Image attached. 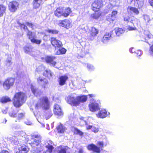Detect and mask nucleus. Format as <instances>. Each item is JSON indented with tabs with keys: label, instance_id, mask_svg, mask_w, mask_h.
<instances>
[{
	"label": "nucleus",
	"instance_id": "39",
	"mask_svg": "<svg viewBox=\"0 0 153 153\" xmlns=\"http://www.w3.org/2000/svg\"><path fill=\"white\" fill-rule=\"evenodd\" d=\"M143 19L147 23H150L151 19L149 16L147 15H144L143 16Z\"/></svg>",
	"mask_w": 153,
	"mask_h": 153
},
{
	"label": "nucleus",
	"instance_id": "54",
	"mask_svg": "<svg viewBox=\"0 0 153 153\" xmlns=\"http://www.w3.org/2000/svg\"><path fill=\"white\" fill-rule=\"evenodd\" d=\"M25 114L23 113H20L19 114L18 116V118L19 119L22 118L24 116Z\"/></svg>",
	"mask_w": 153,
	"mask_h": 153
},
{
	"label": "nucleus",
	"instance_id": "28",
	"mask_svg": "<svg viewBox=\"0 0 153 153\" xmlns=\"http://www.w3.org/2000/svg\"><path fill=\"white\" fill-rule=\"evenodd\" d=\"M145 39L148 40L149 39H153V35L148 31L146 30L145 31Z\"/></svg>",
	"mask_w": 153,
	"mask_h": 153
},
{
	"label": "nucleus",
	"instance_id": "29",
	"mask_svg": "<svg viewBox=\"0 0 153 153\" xmlns=\"http://www.w3.org/2000/svg\"><path fill=\"white\" fill-rule=\"evenodd\" d=\"M69 148L67 146H60L58 148V152L57 153H66V151Z\"/></svg>",
	"mask_w": 153,
	"mask_h": 153
},
{
	"label": "nucleus",
	"instance_id": "9",
	"mask_svg": "<svg viewBox=\"0 0 153 153\" xmlns=\"http://www.w3.org/2000/svg\"><path fill=\"white\" fill-rule=\"evenodd\" d=\"M103 4L102 0H95L91 5L92 9L94 11H97L102 6Z\"/></svg>",
	"mask_w": 153,
	"mask_h": 153
},
{
	"label": "nucleus",
	"instance_id": "19",
	"mask_svg": "<svg viewBox=\"0 0 153 153\" xmlns=\"http://www.w3.org/2000/svg\"><path fill=\"white\" fill-rule=\"evenodd\" d=\"M63 7H59L55 11L54 14L55 16L58 17L63 16Z\"/></svg>",
	"mask_w": 153,
	"mask_h": 153
},
{
	"label": "nucleus",
	"instance_id": "48",
	"mask_svg": "<svg viewBox=\"0 0 153 153\" xmlns=\"http://www.w3.org/2000/svg\"><path fill=\"white\" fill-rule=\"evenodd\" d=\"M19 25L22 28H23L24 30H26L27 29V27L25 25L23 24H22L19 22H18Z\"/></svg>",
	"mask_w": 153,
	"mask_h": 153
},
{
	"label": "nucleus",
	"instance_id": "51",
	"mask_svg": "<svg viewBox=\"0 0 153 153\" xmlns=\"http://www.w3.org/2000/svg\"><path fill=\"white\" fill-rule=\"evenodd\" d=\"M26 24L29 27H30L31 28H32V29H33L34 28V25L33 24L27 22H26Z\"/></svg>",
	"mask_w": 153,
	"mask_h": 153
},
{
	"label": "nucleus",
	"instance_id": "42",
	"mask_svg": "<svg viewBox=\"0 0 153 153\" xmlns=\"http://www.w3.org/2000/svg\"><path fill=\"white\" fill-rule=\"evenodd\" d=\"M100 15L101 13L100 12H97L91 14V17L94 19H96L98 18Z\"/></svg>",
	"mask_w": 153,
	"mask_h": 153
},
{
	"label": "nucleus",
	"instance_id": "58",
	"mask_svg": "<svg viewBox=\"0 0 153 153\" xmlns=\"http://www.w3.org/2000/svg\"><path fill=\"white\" fill-rule=\"evenodd\" d=\"M85 26L84 25H82L79 26V29L83 30L85 29Z\"/></svg>",
	"mask_w": 153,
	"mask_h": 153
},
{
	"label": "nucleus",
	"instance_id": "23",
	"mask_svg": "<svg viewBox=\"0 0 153 153\" xmlns=\"http://www.w3.org/2000/svg\"><path fill=\"white\" fill-rule=\"evenodd\" d=\"M127 11L129 13L131 14L134 13L138 15L139 12L137 8L135 7L129 6L127 8Z\"/></svg>",
	"mask_w": 153,
	"mask_h": 153
},
{
	"label": "nucleus",
	"instance_id": "3",
	"mask_svg": "<svg viewBox=\"0 0 153 153\" xmlns=\"http://www.w3.org/2000/svg\"><path fill=\"white\" fill-rule=\"evenodd\" d=\"M26 101L25 95L22 92L16 93L13 99V103L16 107L22 105Z\"/></svg>",
	"mask_w": 153,
	"mask_h": 153
},
{
	"label": "nucleus",
	"instance_id": "13",
	"mask_svg": "<svg viewBox=\"0 0 153 153\" xmlns=\"http://www.w3.org/2000/svg\"><path fill=\"white\" fill-rule=\"evenodd\" d=\"M19 4L16 1L10 2L9 4V10L12 12H14L18 7Z\"/></svg>",
	"mask_w": 153,
	"mask_h": 153
},
{
	"label": "nucleus",
	"instance_id": "16",
	"mask_svg": "<svg viewBox=\"0 0 153 153\" xmlns=\"http://www.w3.org/2000/svg\"><path fill=\"white\" fill-rule=\"evenodd\" d=\"M68 79V76L66 75L59 76L58 79V82L59 84L61 86L64 85L65 84L66 82Z\"/></svg>",
	"mask_w": 153,
	"mask_h": 153
},
{
	"label": "nucleus",
	"instance_id": "18",
	"mask_svg": "<svg viewBox=\"0 0 153 153\" xmlns=\"http://www.w3.org/2000/svg\"><path fill=\"white\" fill-rule=\"evenodd\" d=\"M112 34L111 32L109 33H106L102 39V41L104 43H107L110 40Z\"/></svg>",
	"mask_w": 153,
	"mask_h": 153
},
{
	"label": "nucleus",
	"instance_id": "60",
	"mask_svg": "<svg viewBox=\"0 0 153 153\" xmlns=\"http://www.w3.org/2000/svg\"><path fill=\"white\" fill-rule=\"evenodd\" d=\"M78 152L79 153H84V152L82 149H79Z\"/></svg>",
	"mask_w": 153,
	"mask_h": 153
},
{
	"label": "nucleus",
	"instance_id": "31",
	"mask_svg": "<svg viewBox=\"0 0 153 153\" xmlns=\"http://www.w3.org/2000/svg\"><path fill=\"white\" fill-rule=\"evenodd\" d=\"M6 7L4 5H0V17L2 16L5 13Z\"/></svg>",
	"mask_w": 153,
	"mask_h": 153
},
{
	"label": "nucleus",
	"instance_id": "53",
	"mask_svg": "<svg viewBox=\"0 0 153 153\" xmlns=\"http://www.w3.org/2000/svg\"><path fill=\"white\" fill-rule=\"evenodd\" d=\"M11 64V59L10 58L7 59V65L9 66Z\"/></svg>",
	"mask_w": 153,
	"mask_h": 153
},
{
	"label": "nucleus",
	"instance_id": "33",
	"mask_svg": "<svg viewBox=\"0 0 153 153\" xmlns=\"http://www.w3.org/2000/svg\"><path fill=\"white\" fill-rule=\"evenodd\" d=\"M66 129V128L61 124L59 125L57 127L58 132L60 133H64Z\"/></svg>",
	"mask_w": 153,
	"mask_h": 153
},
{
	"label": "nucleus",
	"instance_id": "41",
	"mask_svg": "<svg viewBox=\"0 0 153 153\" xmlns=\"http://www.w3.org/2000/svg\"><path fill=\"white\" fill-rule=\"evenodd\" d=\"M32 153H44V152L42 150V148L36 149H33Z\"/></svg>",
	"mask_w": 153,
	"mask_h": 153
},
{
	"label": "nucleus",
	"instance_id": "59",
	"mask_svg": "<svg viewBox=\"0 0 153 153\" xmlns=\"http://www.w3.org/2000/svg\"><path fill=\"white\" fill-rule=\"evenodd\" d=\"M149 1L150 5L153 7V0H149Z\"/></svg>",
	"mask_w": 153,
	"mask_h": 153
},
{
	"label": "nucleus",
	"instance_id": "49",
	"mask_svg": "<svg viewBox=\"0 0 153 153\" xmlns=\"http://www.w3.org/2000/svg\"><path fill=\"white\" fill-rule=\"evenodd\" d=\"M135 53L137 54L138 56H140L142 54V52L140 50H138L135 51Z\"/></svg>",
	"mask_w": 153,
	"mask_h": 153
},
{
	"label": "nucleus",
	"instance_id": "37",
	"mask_svg": "<svg viewBox=\"0 0 153 153\" xmlns=\"http://www.w3.org/2000/svg\"><path fill=\"white\" fill-rule=\"evenodd\" d=\"M24 49L25 53L31 55V53L32 51V49L31 47H25L24 48Z\"/></svg>",
	"mask_w": 153,
	"mask_h": 153
},
{
	"label": "nucleus",
	"instance_id": "4",
	"mask_svg": "<svg viewBox=\"0 0 153 153\" xmlns=\"http://www.w3.org/2000/svg\"><path fill=\"white\" fill-rule=\"evenodd\" d=\"M97 145L99 147L93 144L89 145L87 147V149L88 150L92 151L94 152L100 153L102 150L104 145L103 143L102 142L99 141L97 143Z\"/></svg>",
	"mask_w": 153,
	"mask_h": 153
},
{
	"label": "nucleus",
	"instance_id": "21",
	"mask_svg": "<svg viewBox=\"0 0 153 153\" xmlns=\"http://www.w3.org/2000/svg\"><path fill=\"white\" fill-rule=\"evenodd\" d=\"M31 88L32 93L36 97L40 96L42 94V92L41 91L39 90L37 88H36L33 85H31Z\"/></svg>",
	"mask_w": 153,
	"mask_h": 153
},
{
	"label": "nucleus",
	"instance_id": "45",
	"mask_svg": "<svg viewBox=\"0 0 153 153\" xmlns=\"http://www.w3.org/2000/svg\"><path fill=\"white\" fill-rule=\"evenodd\" d=\"M46 31L49 33H51L53 34H57L58 33V31L55 30L48 29L46 30Z\"/></svg>",
	"mask_w": 153,
	"mask_h": 153
},
{
	"label": "nucleus",
	"instance_id": "14",
	"mask_svg": "<svg viewBox=\"0 0 153 153\" xmlns=\"http://www.w3.org/2000/svg\"><path fill=\"white\" fill-rule=\"evenodd\" d=\"M110 114V113H107L105 109H102L100 110L98 113L96 114L97 117L99 118H103L106 117L108 115Z\"/></svg>",
	"mask_w": 153,
	"mask_h": 153
},
{
	"label": "nucleus",
	"instance_id": "43",
	"mask_svg": "<svg viewBox=\"0 0 153 153\" xmlns=\"http://www.w3.org/2000/svg\"><path fill=\"white\" fill-rule=\"evenodd\" d=\"M117 5L115 4H114L113 2H111V3L109 4L107 6V9L108 10H110L113 8L114 6H117Z\"/></svg>",
	"mask_w": 153,
	"mask_h": 153
},
{
	"label": "nucleus",
	"instance_id": "7",
	"mask_svg": "<svg viewBox=\"0 0 153 153\" xmlns=\"http://www.w3.org/2000/svg\"><path fill=\"white\" fill-rule=\"evenodd\" d=\"M89 107L90 111L92 112H95L100 109L98 102L94 100L90 102L89 105Z\"/></svg>",
	"mask_w": 153,
	"mask_h": 153
},
{
	"label": "nucleus",
	"instance_id": "61",
	"mask_svg": "<svg viewBox=\"0 0 153 153\" xmlns=\"http://www.w3.org/2000/svg\"><path fill=\"white\" fill-rule=\"evenodd\" d=\"M87 27H85V29H83V30H82L83 31V32H86L87 31Z\"/></svg>",
	"mask_w": 153,
	"mask_h": 153
},
{
	"label": "nucleus",
	"instance_id": "50",
	"mask_svg": "<svg viewBox=\"0 0 153 153\" xmlns=\"http://www.w3.org/2000/svg\"><path fill=\"white\" fill-rule=\"evenodd\" d=\"M9 115L11 117H15L16 116V114L14 111H13V112L10 113Z\"/></svg>",
	"mask_w": 153,
	"mask_h": 153
},
{
	"label": "nucleus",
	"instance_id": "62",
	"mask_svg": "<svg viewBox=\"0 0 153 153\" xmlns=\"http://www.w3.org/2000/svg\"><path fill=\"white\" fill-rule=\"evenodd\" d=\"M87 27H85V29H83V30H82L83 31V32H86L87 31Z\"/></svg>",
	"mask_w": 153,
	"mask_h": 153
},
{
	"label": "nucleus",
	"instance_id": "36",
	"mask_svg": "<svg viewBox=\"0 0 153 153\" xmlns=\"http://www.w3.org/2000/svg\"><path fill=\"white\" fill-rule=\"evenodd\" d=\"M130 22L132 23L134 26H136L138 25L139 24V20L134 18H132L130 20Z\"/></svg>",
	"mask_w": 153,
	"mask_h": 153
},
{
	"label": "nucleus",
	"instance_id": "55",
	"mask_svg": "<svg viewBox=\"0 0 153 153\" xmlns=\"http://www.w3.org/2000/svg\"><path fill=\"white\" fill-rule=\"evenodd\" d=\"M128 29L129 30H134L136 29V28L135 27H132L131 26H128Z\"/></svg>",
	"mask_w": 153,
	"mask_h": 153
},
{
	"label": "nucleus",
	"instance_id": "24",
	"mask_svg": "<svg viewBox=\"0 0 153 153\" xmlns=\"http://www.w3.org/2000/svg\"><path fill=\"white\" fill-rule=\"evenodd\" d=\"M99 32L98 30L94 27H92L91 29L90 35L92 39L97 36Z\"/></svg>",
	"mask_w": 153,
	"mask_h": 153
},
{
	"label": "nucleus",
	"instance_id": "52",
	"mask_svg": "<svg viewBox=\"0 0 153 153\" xmlns=\"http://www.w3.org/2000/svg\"><path fill=\"white\" fill-rule=\"evenodd\" d=\"M25 124L28 125H31L33 124V123L31 121L28 120H27L25 121Z\"/></svg>",
	"mask_w": 153,
	"mask_h": 153
},
{
	"label": "nucleus",
	"instance_id": "30",
	"mask_svg": "<svg viewBox=\"0 0 153 153\" xmlns=\"http://www.w3.org/2000/svg\"><path fill=\"white\" fill-rule=\"evenodd\" d=\"M27 37L30 41L34 37H36V34L33 33L31 31L27 30Z\"/></svg>",
	"mask_w": 153,
	"mask_h": 153
},
{
	"label": "nucleus",
	"instance_id": "11",
	"mask_svg": "<svg viewBox=\"0 0 153 153\" xmlns=\"http://www.w3.org/2000/svg\"><path fill=\"white\" fill-rule=\"evenodd\" d=\"M59 26L68 29L71 27V22L68 19L59 21L58 23Z\"/></svg>",
	"mask_w": 153,
	"mask_h": 153
},
{
	"label": "nucleus",
	"instance_id": "56",
	"mask_svg": "<svg viewBox=\"0 0 153 153\" xmlns=\"http://www.w3.org/2000/svg\"><path fill=\"white\" fill-rule=\"evenodd\" d=\"M130 20V18L128 16H126L124 18V20L127 22H128Z\"/></svg>",
	"mask_w": 153,
	"mask_h": 153
},
{
	"label": "nucleus",
	"instance_id": "38",
	"mask_svg": "<svg viewBox=\"0 0 153 153\" xmlns=\"http://www.w3.org/2000/svg\"><path fill=\"white\" fill-rule=\"evenodd\" d=\"M36 37H34L31 41V42L33 43H35L37 45H39L42 42L41 39H36Z\"/></svg>",
	"mask_w": 153,
	"mask_h": 153
},
{
	"label": "nucleus",
	"instance_id": "20",
	"mask_svg": "<svg viewBox=\"0 0 153 153\" xmlns=\"http://www.w3.org/2000/svg\"><path fill=\"white\" fill-rule=\"evenodd\" d=\"M37 82L44 88L45 87V85L48 83V81L46 79L41 77H39L38 78Z\"/></svg>",
	"mask_w": 153,
	"mask_h": 153
},
{
	"label": "nucleus",
	"instance_id": "44",
	"mask_svg": "<svg viewBox=\"0 0 153 153\" xmlns=\"http://www.w3.org/2000/svg\"><path fill=\"white\" fill-rule=\"evenodd\" d=\"M10 101V99L8 97H4L2 98L1 100V102L2 103H6Z\"/></svg>",
	"mask_w": 153,
	"mask_h": 153
},
{
	"label": "nucleus",
	"instance_id": "2",
	"mask_svg": "<svg viewBox=\"0 0 153 153\" xmlns=\"http://www.w3.org/2000/svg\"><path fill=\"white\" fill-rule=\"evenodd\" d=\"M86 96L76 97L74 95L69 96L67 97L66 100L71 105L77 106L79 105L80 102H85L87 100Z\"/></svg>",
	"mask_w": 153,
	"mask_h": 153
},
{
	"label": "nucleus",
	"instance_id": "34",
	"mask_svg": "<svg viewBox=\"0 0 153 153\" xmlns=\"http://www.w3.org/2000/svg\"><path fill=\"white\" fill-rule=\"evenodd\" d=\"M71 130L76 134H78L80 136H82L83 134L82 131L75 128H72Z\"/></svg>",
	"mask_w": 153,
	"mask_h": 153
},
{
	"label": "nucleus",
	"instance_id": "32",
	"mask_svg": "<svg viewBox=\"0 0 153 153\" xmlns=\"http://www.w3.org/2000/svg\"><path fill=\"white\" fill-rule=\"evenodd\" d=\"M144 0H132L131 2L134 1L136 2L138 4V7L140 8L142 7L143 5V2Z\"/></svg>",
	"mask_w": 153,
	"mask_h": 153
},
{
	"label": "nucleus",
	"instance_id": "8",
	"mask_svg": "<svg viewBox=\"0 0 153 153\" xmlns=\"http://www.w3.org/2000/svg\"><path fill=\"white\" fill-rule=\"evenodd\" d=\"M80 119L81 120L80 123H84L85 124L86 126V128L87 130L91 129L93 132L95 133L98 132L99 128L98 127L88 125L87 122L84 119V118L83 117H81Z\"/></svg>",
	"mask_w": 153,
	"mask_h": 153
},
{
	"label": "nucleus",
	"instance_id": "35",
	"mask_svg": "<svg viewBox=\"0 0 153 153\" xmlns=\"http://www.w3.org/2000/svg\"><path fill=\"white\" fill-rule=\"evenodd\" d=\"M66 51V50L64 48H59L56 52V54L57 55L65 54Z\"/></svg>",
	"mask_w": 153,
	"mask_h": 153
},
{
	"label": "nucleus",
	"instance_id": "1",
	"mask_svg": "<svg viewBox=\"0 0 153 153\" xmlns=\"http://www.w3.org/2000/svg\"><path fill=\"white\" fill-rule=\"evenodd\" d=\"M49 102L46 97H41L36 104L35 108L37 109L42 108L47 110L45 111L44 117L46 120L50 118L53 114L51 110L49 109Z\"/></svg>",
	"mask_w": 153,
	"mask_h": 153
},
{
	"label": "nucleus",
	"instance_id": "64",
	"mask_svg": "<svg viewBox=\"0 0 153 153\" xmlns=\"http://www.w3.org/2000/svg\"><path fill=\"white\" fill-rule=\"evenodd\" d=\"M15 141H16V142H13V143L15 144V145H17L18 144V141H17V140H15Z\"/></svg>",
	"mask_w": 153,
	"mask_h": 153
},
{
	"label": "nucleus",
	"instance_id": "25",
	"mask_svg": "<svg viewBox=\"0 0 153 153\" xmlns=\"http://www.w3.org/2000/svg\"><path fill=\"white\" fill-rule=\"evenodd\" d=\"M43 3L42 0H34L33 1V6L35 8H38Z\"/></svg>",
	"mask_w": 153,
	"mask_h": 153
},
{
	"label": "nucleus",
	"instance_id": "47",
	"mask_svg": "<svg viewBox=\"0 0 153 153\" xmlns=\"http://www.w3.org/2000/svg\"><path fill=\"white\" fill-rule=\"evenodd\" d=\"M149 53L150 55L153 56V45L150 47L149 50Z\"/></svg>",
	"mask_w": 153,
	"mask_h": 153
},
{
	"label": "nucleus",
	"instance_id": "10",
	"mask_svg": "<svg viewBox=\"0 0 153 153\" xmlns=\"http://www.w3.org/2000/svg\"><path fill=\"white\" fill-rule=\"evenodd\" d=\"M37 69L39 71L45 70L43 73V75L48 78L51 77L53 76V73L51 71L48 69H45V67L42 65L40 66Z\"/></svg>",
	"mask_w": 153,
	"mask_h": 153
},
{
	"label": "nucleus",
	"instance_id": "46",
	"mask_svg": "<svg viewBox=\"0 0 153 153\" xmlns=\"http://www.w3.org/2000/svg\"><path fill=\"white\" fill-rule=\"evenodd\" d=\"M46 147L47 148L49 152L50 153H51L52 152V150L53 149V147L51 145H49L48 143V145L46 146Z\"/></svg>",
	"mask_w": 153,
	"mask_h": 153
},
{
	"label": "nucleus",
	"instance_id": "12",
	"mask_svg": "<svg viewBox=\"0 0 153 153\" xmlns=\"http://www.w3.org/2000/svg\"><path fill=\"white\" fill-rule=\"evenodd\" d=\"M51 42L52 45L54 46L56 50V48L61 47L62 46V42L54 37H52Z\"/></svg>",
	"mask_w": 153,
	"mask_h": 153
},
{
	"label": "nucleus",
	"instance_id": "40",
	"mask_svg": "<svg viewBox=\"0 0 153 153\" xmlns=\"http://www.w3.org/2000/svg\"><path fill=\"white\" fill-rule=\"evenodd\" d=\"M86 65L87 68L89 71H92L94 70V68L91 64L88 63L85 64Z\"/></svg>",
	"mask_w": 153,
	"mask_h": 153
},
{
	"label": "nucleus",
	"instance_id": "57",
	"mask_svg": "<svg viewBox=\"0 0 153 153\" xmlns=\"http://www.w3.org/2000/svg\"><path fill=\"white\" fill-rule=\"evenodd\" d=\"M129 51L131 53H135V49L133 48H131L129 49Z\"/></svg>",
	"mask_w": 153,
	"mask_h": 153
},
{
	"label": "nucleus",
	"instance_id": "22",
	"mask_svg": "<svg viewBox=\"0 0 153 153\" xmlns=\"http://www.w3.org/2000/svg\"><path fill=\"white\" fill-rule=\"evenodd\" d=\"M117 13V11H113L111 15H109L107 17V19L108 21L111 22L114 21L116 18V15Z\"/></svg>",
	"mask_w": 153,
	"mask_h": 153
},
{
	"label": "nucleus",
	"instance_id": "6",
	"mask_svg": "<svg viewBox=\"0 0 153 153\" xmlns=\"http://www.w3.org/2000/svg\"><path fill=\"white\" fill-rule=\"evenodd\" d=\"M15 79L14 78L10 77L6 79L3 83L4 88L6 90H8L14 85Z\"/></svg>",
	"mask_w": 153,
	"mask_h": 153
},
{
	"label": "nucleus",
	"instance_id": "63",
	"mask_svg": "<svg viewBox=\"0 0 153 153\" xmlns=\"http://www.w3.org/2000/svg\"><path fill=\"white\" fill-rule=\"evenodd\" d=\"M0 153H9V152L3 150Z\"/></svg>",
	"mask_w": 153,
	"mask_h": 153
},
{
	"label": "nucleus",
	"instance_id": "15",
	"mask_svg": "<svg viewBox=\"0 0 153 153\" xmlns=\"http://www.w3.org/2000/svg\"><path fill=\"white\" fill-rule=\"evenodd\" d=\"M54 112L55 114L59 116H61L63 115V112L62 111L60 106L56 104L54 106Z\"/></svg>",
	"mask_w": 153,
	"mask_h": 153
},
{
	"label": "nucleus",
	"instance_id": "26",
	"mask_svg": "<svg viewBox=\"0 0 153 153\" xmlns=\"http://www.w3.org/2000/svg\"><path fill=\"white\" fill-rule=\"evenodd\" d=\"M63 16L65 17L68 16L72 12L69 7H63Z\"/></svg>",
	"mask_w": 153,
	"mask_h": 153
},
{
	"label": "nucleus",
	"instance_id": "5",
	"mask_svg": "<svg viewBox=\"0 0 153 153\" xmlns=\"http://www.w3.org/2000/svg\"><path fill=\"white\" fill-rule=\"evenodd\" d=\"M41 142V137L37 135H34L33 136L31 139V146L33 148V149H39L38 147L39 144Z\"/></svg>",
	"mask_w": 153,
	"mask_h": 153
},
{
	"label": "nucleus",
	"instance_id": "17",
	"mask_svg": "<svg viewBox=\"0 0 153 153\" xmlns=\"http://www.w3.org/2000/svg\"><path fill=\"white\" fill-rule=\"evenodd\" d=\"M56 58L53 56H48L45 57V60L46 62L50 64L52 66H55L56 62L54 60Z\"/></svg>",
	"mask_w": 153,
	"mask_h": 153
},
{
	"label": "nucleus",
	"instance_id": "27",
	"mask_svg": "<svg viewBox=\"0 0 153 153\" xmlns=\"http://www.w3.org/2000/svg\"><path fill=\"white\" fill-rule=\"evenodd\" d=\"M114 31L116 34L117 36H120L125 31V30L123 29L120 28H115Z\"/></svg>",
	"mask_w": 153,
	"mask_h": 153
}]
</instances>
